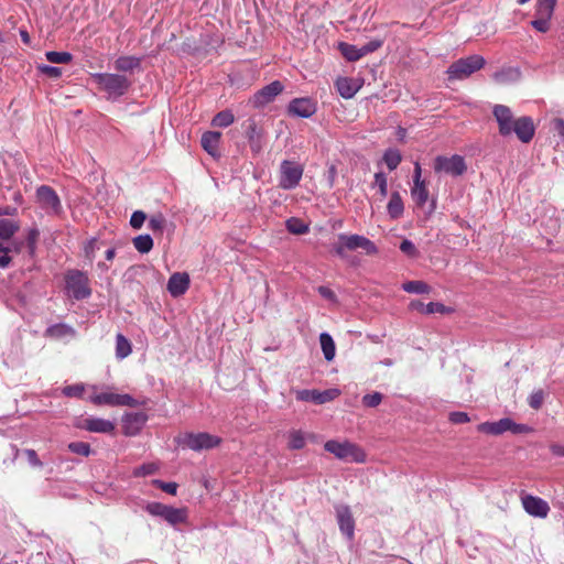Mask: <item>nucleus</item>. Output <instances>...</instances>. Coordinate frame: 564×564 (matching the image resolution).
Returning a JSON list of instances; mask_svg holds the SVG:
<instances>
[{
	"mask_svg": "<svg viewBox=\"0 0 564 564\" xmlns=\"http://www.w3.org/2000/svg\"><path fill=\"white\" fill-rule=\"evenodd\" d=\"M324 449L341 460L354 463L366 462L365 452L358 445L348 441L338 442L329 440L324 444Z\"/></svg>",
	"mask_w": 564,
	"mask_h": 564,
	"instance_id": "3",
	"label": "nucleus"
},
{
	"mask_svg": "<svg viewBox=\"0 0 564 564\" xmlns=\"http://www.w3.org/2000/svg\"><path fill=\"white\" fill-rule=\"evenodd\" d=\"M45 57L53 64H67L72 62L73 55L68 52L50 51L45 53Z\"/></svg>",
	"mask_w": 564,
	"mask_h": 564,
	"instance_id": "41",
	"label": "nucleus"
},
{
	"mask_svg": "<svg viewBox=\"0 0 564 564\" xmlns=\"http://www.w3.org/2000/svg\"><path fill=\"white\" fill-rule=\"evenodd\" d=\"M523 509L533 517L546 518L550 507L545 500L532 495H525L521 498Z\"/></svg>",
	"mask_w": 564,
	"mask_h": 564,
	"instance_id": "14",
	"label": "nucleus"
},
{
	"mask_svg": "<svg viewBox=\"0 0 564 564\" xmlns=\"http://www.w3.org/2000/svg\"><path fill=\"white\" fill-rule=\"evenodd\" d=\"M221 139V132L218 131H206L203 133L200 144L203 149L214 158L219 156V144Z\"/></svg>",
	"mask_w": 564,
	"mask_h": 564,
	"instance_id": "23",
	"label": "nucleus"
},
{
	"mask_svg": "<svg viewBox=\"0 0 564 564\" xmlns=\"http://www.w3.org/2000/svg\"><path fill=\"white\" fill-rule=\"evenodd\" d=\"M402 289L408 293L415 294H425L431 291V286L423 281H408L403 283Z\"/></svg>",
	"mask_w": 564,
	"mask_h": 564,
	"instance_id": "38",
	"label": "nucleus"
},
{
	"mask_svg": "<svg viewBox=\"0 0 564 564\" xmlns=\"http://www.w3.org/2000/svg\"><path fill=\"white\" fill-rule=\"evenodd\" d=\"M89 401L95 405H109V406H138L139 402L130 394H119L115 392H100L93 394Z\"/></svg>",
	"mask_w": 564,
	"mask_h": 564,
	"instance_id": "9",
	"label": "nucleus"
},
{
	"mask_svg": "<svg viewBox=\"0 0 564 564\" xmlns=\"http://www.w3.org/2000/svg\"><path fill=\"white\" fill-rule=\"evenodd\" d=\"M382 398L380 392H372L362 397V404L368 408H376L381 403Z\"/></svg>",
	"mask_w": 564,
	"mask_h": 564,
	"instance_id": "47",
	"label": "nucleus"
},
{
	"mask_svg": "<svg viewBox=\"0 0 564 564\" xmlns=\"http://www.w3.org/2000/svg\"><path fill=\"white\" fill-rule=\"evenodd\" d=\"M189 288V276L187 273L176 272L172 274L167 282V291L172 296L183 295Z\"/></svg>",
	"mask_w": 564,
	"mask_h": 564,
	"instance_id": "21",
	"label": "nucleus"
},
{
	"mask_svg": "<svg viewBox=\"0 0 564 564\" xmlns=\"http://www.w3.org/2000/svg\"><path fill=\"white\" fill-rule=\"evenodd\" d=\"M336 87L339 95L345 99L354 97V95L357 93V87L354 85L352 80L346 77L338 78L336 82Z\"/></svg>",
	"mask_w": 564,
	"mask_h": 564,
	"instance_id": "31",
	"label": "nucleus"
},
{
	"mask_svg": "<svg viewBox=\"0 0 564 564\" xmlns=\"http://www.w3.org/2000/svg\"><path fill=\"white\" fill-rule=\"evenodd\" d=\"M400 250L404 254H406V256H409L411 258H415L419 254V251H417L415 245L411 240H409V239H403L402 240V242L400 245Z\"/></svg>",
	"mask_w": 564,
	"mask_h": 564,
	"instance_id": "51",
	"label": "nucleus"
},
{
	"mask_svg": "<svg viewBox=\"0 0 564 564\" xmlns=\"http://www.w3.org/2000/svg\"><path fill=\"white\" fill-rule=\"evenodd\" d=\"M85 386L83 383L70 384L63 388V394L68 398H83Z\"/></svg>",
	"mask_w": 564,
	"mask_h": 564,
	"instance_id": "45",
	"label": "nucleus"
},
{
	"mask_svg": "<svg viewBox=\"0 0 564 564\" xmlns=\"http://www.w3.org/2000/svg\"><path fill=\"white\" fill-rule=\"evenodd\" d=\"M286 229L293 235H304L308 231V226L303 220L292 217L286 220Z\"/></svg>",
	"mask_w": 564,
	"mask_h": 564,
	"instance_id": "42",
	"label": "nucleus"
},
{
	"mask_svg": "<svg viewBox=\"0 0 564 564\" xmlns=\"http://www.w3.org/2000/svg\"><path fill=\"white\" fill-rule=\"evenodd\" d=\"M24 454L29 460V463L33 466V467H37V468H41L43 466V463L40 460L36 452L34 449H25L24 451Z\"/></svg>",
	"mask_w": 564,
	"mask_h": 564,
	"instance_id": "60",
	"label": "nucleus"
},
{
	"mask_svg": "<svg viewBox=\"0 0 564 564\" xmlns=\"http://www.w3.org/2000/svg\"><path fill=\"white\" fill-rule=\"evenodd\" d=\"M303 166L294 161L284 160L280 166V181L279 185L283 189L295 188L302 176Z\"/></svg>",
	"mask_w": 564,
	"mask_h": 564,
	"instance_id": "8",
	"label": "nucleus"
},
{
	"mask_svg": "<svg viewBox=\"0 0 564 564\" xmlns=\"http://www.w3.org/2000/svg\"><path fill=\"white\" fill-rule=\"evenodd\" d=\"M305 444V434L301 430H291L288 433V447L290 449H302Z\"/></svg>",
	"mask_w": 564,
	"mask_h": 564,
	"instance_id": "33",
	"label": "nucleus"
},
{
	"mask_svg": "<svg viewBox=\"0 0 564 564\" xmlns=\"http://www.w3.org/2000/svg\"><path fill=\"white\" fill-rule=\"evenodd\" d=\"M336 517L340 531L351 540L354 538L355 520L349 507H336Z\"/></svg>",
	"mask_w": 564,
	"mask_h": 564,
	"instance_id": "18",
	"label": "nucleus"
},
{
	"mask_svg": "<svg viewBox=\"0 0 564 564\" xmlns=\"http://www.w3.org/2000/svg\"><path fill=\"white\" fill-rule=\"evenodd\" d=\"M485 58L480 55H470L452 63L446 70L448 80H462L485 66Z\"/></svg>",
	"mask_w": 564,
	"mask_h": 564,
	"instance_id": "4",
	"label": "nucleus"
},
{
	"mask_svg": "<svg viewBox=\"0 0 564 564\" xmlns=\"http://www.w3.org/2000/svg\"><path fill=\"white\" fill-rule=\"evenodd\" d=\"M235 121L234 113L230 110L218 112L212 120V126L227 128Z\"/></svg>",
	"mask_w": 564,
	"mask_h": 564,
	"instance_id": "39",
	"label": "nucleus"
},
{
	"mask_svg": "<svg viewBox=\"0 0 564 564\" xmlns=\"http://www.w3.org/2000/svg\"><path fill=\"white\" fill-rule=\"evenodd\" d=\"M40 70L51 78H57L62 75V68L56 66L44 65L40 67Z\"/></svg>",
	"mask_w": 564,
	"mask_h": 564,
	"instance_id": "61",
	"label": "nucleus"
},
{
	"mask_svg": "<svg viewBox=\"0 0 564 564\" xmlns=\"http://www.w3.org/2000/svg\"><path fill=\"white\" fill-rule=\"evenodd\" d=\"M554 129L561 134L564 135V120L556 118L553 121Z\"/></svg>",
	"mask_w": 564,
	"mask_h": 564,
	"instance_id": "64",
	"label": "nucleus"
},
{
	"mask_svg": "<svg viewBox=\"0 0 564 564\" xmlns=\"http://www.w3.org/2000/svg\"><path fill=\"white\" fill-rule=\"evenodd\" d=\"M509 432L513 434H527L532 432V429L525 424L516 423L510 419Z\"/></svg>",
	"mask_w": 564,
	"mask_h": 564,
	"instance_id": "57",
	"label": "nucleus"
},
{
	"mask_svg": "<svg viewBox=\"0 0 564 564\" xmlns=\"http://www.w3.org/2000/svg\"><path fill=\"white\" fill-rule=\"evenodd\" d=\"M499 127V133L503 137L512 134V127L517 119H514L512 111L505 105H496L492 110Z\"/></svg>",
	"mask_w": 564,
	"mask_h": 564,
	"instance_id": "12",
	"label": "nucleus"
},
{
	"mask_svg": "<svg viewBox=\"0 0 564 564\" xmlns=\"http://www.w3.org/2000/svg\"><path fill=\"white\" fill-rule=\"evenodd\" d=\"M39 237H40V231H39L37 228H31L28 231L26 245H28V248H29V251H30L31 254H34V252H35L36 242L39 240Z\"/></svg>",
	"mask_w": 564,
	"mask_h": 564,
	"instance_id": "48",
	"label": "nucleus"
},
{
	"mask_svg": "<svg viewBox=\"0 0 564 564\" xmlns=\"http://www.w3.org/2000/svg\"><path fill=\"white\" fill-rule=\"evenodd\" d=\"M550 451L555 456L564 457V446H561L558 444H551L550 445Z\"/></svg>",
	"mask_w": 564,
	"mask_h": 564,
	"instance_id": "63",
	"label": "nucleus"
},
{
	"mask_svg": "<svg viewBox=\"0 0 564 564\" xmlns=\"http://www.w3.org/2000/svg\"><path fill=\"white\" fill-rule=\"evenodd\" d=\"M338 48L341 55L349 62H356L364 57L361 54V48L357 47L356 45L340 42L338 44Z\"/></svg>",
	"mask_w": 564,
	"mask_h": 564,
	"instance_id": "32",
	"label": "nucleus"
},
{
	"mask_svg": "<svg viewBox=\"0 0 564 564\" xmlns=\"http://www.w3.org/2000/svg\"><path fill=\"white\" fill-rule=\"evenodd\" d=\"M283 88L284 86L280 80L270 83L254 95V104L257 106H262L271 102L279 94L283 91Z\"/></svg>",
	"mask_w": 564,
	"mask_h": 564,
	"instance_id": "20",
	"label": "nucleus"
},
{
	"mask_svg": "<svg viewBox=\"0 0 564 564\" xmlns=\"http://www.w3.org/2000/svg\"><path fill=\"white\" fill-rule=\"evenodd\" d=\"M556 0H536L535 15L552 18Z\"/></svg>",
	"mask_w": 564,
	"mask_h": 564,
	"instance_id": "34",
	"label": "nucleus"
},
{
	"mask_svg": "<svg viewBox=\"0 0 564 564\" xmlns=\"http://www.w3.org/2000/svg\"><path fill=\"white\" fill-rule=\"evenodd\" d=\"M382 45H383V40H381V39L371 40L370 42L366 43L365 45H362L360 47L361 54H362V56H366L367 54L379 50Z\"/></svg>",
	"mask_w": 564,
	"mask_h": 564,
	"instance_id": "53",
	"label": "nucleus"
},
{
	"mask_svg": "<svg viewBox=\"0 0 564 564\" xmlns=\"http://www.w3.org/2000/svg\"><path fill=\"white\" fill-rule=\"evenodd\" d=\"M375 186L378 187L379 193L382 197H386L388 194V182L387 176L382 172H378L375 174Z\"/></svg>",
	"mask_w": 564,
	"mask_h": 564,
	"instance_id": "46",
	"label": "nucleus"
},
{
	"mask_svg": "<svg viewBox=\"0 0 564 564\" xmlns=\"http://www.w3.org/2000/svg\"><path fill=\"white\" fill-rule=\"evenodd\" d=\"M166 507H167L166 505H163L161 502H150L145 506V511L148 513H150L151 516L162 518Z\"/></svg>",
	"mask_w": 564,
	"mask_h": 564,
	"instance_id": "50",
	"label": "nucleus"
},
{
	"mask_svg": "<svg viewBox=\"0 0 564 564\" xmlns=\"http://www.w3.org/2000/svg\"><path fill=\"white\" fill-rule=\"evenodd\" d=\"M433 167L436 173H445L454 177L460 176L467 171L465 159L458 154L436 156Z\"/></svg>",
	"mask_w": 564,
	"mask_h": 564,
	"instance_id": "7",
	"label": "nucleus"
},
{
	"mask_svg": "<svg viewBox=\"0 0 564 564\" xmlns=\"http://www.w3.org/2000/svg\"><path fill=\"white\" fill-rule=\"evenodd\" d=\"M175 442L183 447H187L192 451L199 452L203 449H212L219 446L223 440L219 436L206 432H185L178 434L175 437Z\"/></svg>",
	"mask_w": 564,
	"mask_h": 564,
	"instance_id": "1",
	"label": "nucleus"
},
{
	"mask_svg": "<svg viewBox=\"0 0 564 564\" xmlns=\"http://www.w3.org/2000/svg\"><path fill=\"white\" fill-rule=\"evenodd\" d=\"M449 421L453 424H464L469 422L470 419L466 412L456 411L449 414Z\"/></svg>",
	"mask_w": 564,
	"mask_h": 564,
	"instance_id": "59",
	"label": "nucleus"
},
{
	"mask_svg": "<svg viewBox=\"0 0 564 564\" xmlns=\"http://www.w3.org/2000/svg\"><path fill=\"white\" fill-rule=\"evenodd\" d=\"M288 111L296 117L310 118L316 112V104L311 98H295L289 104Z\"/></svg>",
	"mask_w": 564,
	"mask_h": 564,
	"instance_id": "15",
	"label": "nucleus"
},
{
	"mask_svg": "<svg viewBox=\"0 0 564 564\" xmlns=\"http://www.w3.org/2000/svg\"><path fill=\"white\" fill-rule=\"evenodd\" d=\"M509 424H510V419L505 417V419H501L496 422L480 423L477 426V430H478V432L486 433V434L500 435V434L509 431Z\"/></svg>",
	"mask_w": 564,
	"mask_h": 564,
	"instance_id": "24",
	"label": "nucleus"
},
{
	"mask_svg": "<svg viewBox=\"0 0 564 564\" xmlns=\"http://www.w3.org/2000/svg\"><path fill=\"white\" fill-rule=\"evenodd\" d=\"M73 334H74L73 328L65 324L52 325L45 332V335L47 337H53V338H62V337L73 335Z\"/></svg>",
	"mask_w": 564,
	"mask_h": 564,
	"instance_id": "37",
	"label": "nucleus"
},
{
	"mask_svg": "<svg viewBox=\"0 0 564 564\" xmlns=\"http://www.w3.org/2000/svg\"><path fill=\"white\" fill-rule=\"evenodd\" d=\"M543 401L544 392L542 390H536L529 397V405L534 410H539L542 406Z\"/></svg>",
	"mask_w": 564,
	"mask_h": 564,
	"instance_id": "52",
	"label": "nucleus"
},
{
	"mask_svg": "<svg viewBox=\"0 0 564 564\" xmlns=\"http://www.w3.org/2000/svg\"><path fill=\"white\" fill-rule=\"evenodd\" d=\"M162 518L170 524L176 525L186 521L187 510L185 508H173L167 506Z\"/></svg>",
	"mask_w": 564,
	"mask_h": 564,
	"instance_id": "25",
	"label": "nucleus"
},
{
	"mask_svg": "<svg viewBox=\"0 0 564 564\" xmlns=\"http://www.w3.org/2000/svg\"><path fill=\"white\" fill-rule=\"evenodd\" d=\"M409 307L411 311H416L421 314H426V315L435 314V313L448 314L452 312V308L445 306L442 303L430 302V303L425 304L420 300L411 301L409 304Z\"/></svg>",
	"mask_w": 564,
	"mask_h": 564,
	"instance_id": "22",
	"label": "nucleus"
},
{
	"mask_svg": "<svg viewBox=\"0 0 564 564\" xmlns=\"http://www.w3.org/2000/svg\"><path fill=\"white\" fill-rule=\"evenodd\" d=\"M131 351L130 341L122 334H118L116 337V356L119 359H123L128 357Z\"/></svg>",
	"mask_w": 564,
	"mask_h": 564,
	"instance_id": "36",
	"label": "nucleus"
},
{
	"mask_svg": "<svg viewBox=\"0 0 564 564\" xmlns=\"http://www.w3.org/2000/svg\"><path fill=\"white\" fill-rule=\"evenodd\" d=\"M153 484L160 488L161 490H163L164 492H167L172 496H175L176 492H177V484L176 482H164L162 480H153Z\"/></svg>",
	"mask_w": 564,
	"mask_h": 564,
	"instance_id": "54",
	"label": "nucleus"
},
{
	"mask_svg": "<svg viewBox=\"0 0 564 564\" xmlns=\"http://www.w3.org/2000/svg\"><path fill=\"white\" fill-rule=\"evenodd\" d=\"M295 398L299 401L313 402L315 404H324L330 402L340 395V390L333 388L324 391L316 389L295 390Z\"/></svg>",
	"mask_w": 564,
	"mask_h": 564,
	"instance_id": "11",
	"label": "nucleus"
},
{
	"mask_svg": "<svg viewBox=\"0 0 564 564\" xmlns=\"http://www.w3.org/2000/svg\"><path fill=\"white\" fill-rule=\"evenodd\" d=\"M339 243L335 245L334 250L339 257H345V250L362 249L369 256L377 254L378 248L365 236L360 235H339Z\"/></svg>",
	"mask_w": 564,
	"mask_h": 564,
	"instance_id": "5",
	"label": "nucleus"
},
{
	"mask_svg": "<svg viewBox=\"0 0 564 564\" xmlns=\"http://www.w3.org/2000/svg\"><path fill=\"white\" fill-rule=\"evenodd\" d=\"M99 89L106 91L111 97H121L130 88L131 82L123 75L110 73H97L93 75Z\"/></svg>",
	"mask_w": 564,
	"mask_h": 564,
	"instance_id": "2",
	"label": "nucleus"
},
{
	"mask_svg": "<svg viewBox=\"0 0 564 564\" xmlns=\"http://www.w3.org/2000/svg\"><path fill=\"white\" fill-rule=\"evenodd\" d=\"M95 248H96V240H95V239H93V240L88 241V243H87V245H86V247H85V254H86V257H87L90 261H93V259H94V257H95V256H94V253H95Z\"/></svg>",
	"mask_w": 564,
	"mask_h": 564,
	"instance_id": "62",
	"label": "nucleus"
},
{
	"mask_svg": "<svg viewBox=\"0 0 564 564\" xmlns=\"http://www.w3.org/2000/svg\"><path fill=\"white\" fill-rule=\"evenodd\" d=\"M148 421V415L144 412L127 413L122 417V432L127 436H134L139 434Z\"/></svg>",
	"mask_w": 564,
	"mask_h": 564,
	"instance_id": "13",
	"label": "nucleus"
},
{
	"mask_svg": "<svg viewBox=\"0 0 564 564\" xmlns=\"http://www.w3.org/2000/svg\"><path fill=\"white\" fill-rule=\"evenodd\" d=\"M319 343L322 347V351L327 361H332L335 358L336 346L332 338V336L327 333H322L319 335Z\"/></svg>",
	"mask_w": 564,
	"mask_h": 564,
	"instance_id": "29",
	"label": "nucleus"
},
{
	"mask_svg": "<svg viewBox=\"0 0 564 564\" xmlns=\"http://www.w3.org/2000/svg\"><path fill=\"white\" fill-rule=\"evenodd\" d=\"M66 289L75 300H84L91 294L87 274L79 270L68 271L65 278Z\"/></svg>",
	"mask_w": 564,
	"mask_h": 564,
	"instance_id": "6",
	"label": "nucleus"
},
{
	"mask_svg": "<svg viewBox=\"0 0 564 564\" xmlns=\"http://www.w3.org/2000/svg\"><path fill=\"white\" fill-rule=\"evenodd\" d=\"M550 20L551 18L536 17V19L533 20L531 24L535 30L540 32H546L550 29Z\"/></svg>",
	"mask_w": 564,
	"mask_h": 564,
	"instance_id": "55",
	"label": "nucleus"
},
{
	"mask_svg": "<svg viewBox=\"0 0 564 564\" xmlns=\"http://www.w3.org/2000/svg\"><path fill=\"white\" fill-rule=\"evenodd\" d=\"M388 214L391 218L398 219L403 215L404 206L401 195L398 192H393L390 196V200L387 206Z\"/></svg>",
	"mask_w": 564,
	"mask_h": 564,
	"instance_id": "26",
	"label": "nucleus"
},
{
	"mask_svg": "<svg viewBox=\"0 0 564 564\" xmlns=\"http://www.w3.org/2000/svg\"><path fill=\"white\" fill-rule=\"evenodd\" d=\"M133 247L140 252V253H148L153 248V239L150 235H139L133 238L132 240Z\"/></svg>",
	"mask_w": 564,
	"mask_h": 564,
	"instance_id": "35",
	"label": "nucleus"
},
{
	"mask_svg": "<svg viewBox=\"0 0 564 564\" xmlns=\"http://www.w3.org/2000/svg\"><path fill=\"white\" fill-rule=\"evenodd\" d=\"M67 447L72 453L84 457L89 456L91 453L90 445L85 442H72Z\"/></svg>",
	"mask_w": 564,
	"mask_h": 564,
	"instance_id": "44",
	"label": "nucleus"
},
{
	"mask_svg": "<svg viewBox=\"0 0 564 564\" xmlns=\"http://www.w3.org/2000/svg\"><path fill=\"white\" fill-rule=\"evenodd\" d=\"M383 161L390 171L395 170L402 161L399 150L388 149L383 154Z\"/></svg>",
	"mask_w": 564,
	"mask_h": 564,
	"instance_id": "40",
	"label": "nucleus"
},
{
	"mask_svg": "<svg viewBox=\"0 0 564 564\" xmlns=\"http://www.w3.org/2000/svg\"><path fill=\"white\" fill-rule=\"evenodd\" d=\"M141 65V58L135 56H120L115 62V68L119 72H132L139 68Z\"/></svg>",
	"mask_w": 564,
	"mask_h": 564,
	"instance_id": "28",
	"label": "nucleus"
},
{
	"mask_svg": "<svg viewBox=\"0 0 564 564\" xmlns=\"http://www.w3.org/2000/svg\"><path fill=\"white\" fill-rule=\"evenodd\" d=\"M147 220V214L142 210H135L130 218V226L133 229H140Z\"/></svg>",
	"mask_w": 564,
	"mask_h": 564,
	"instance_id": "49",
	"label": "nucleus"
},
{
	"mask_svg": "<svg viewBox=\"0 0 564 564\" xmlns=\"http://www.w3.org/2000/svg\"><path fill=\"white\" fill-rule=\"evenodd\" d=\"M10 251L11 249L9 247H4L2 243H0V268H8L11 263L12 259L9 256Z\"/></svg>",
	"mask_w": 564,
	"mask_h": 564,
	"instance_id": "56",
	"label": "nucleus"
},
{
	"mask_svg": "<svg viewBox=\"0 0 564 564\" xmlns=\"http://www.w3.org/2000/svg\"><path fill=\"white\" fill-rule=\"evenodd\" d=\"M20 229V225L18 221L12 219L3 218L0 219V239L9 240L14 234Z\"/></svg>",
	"mask_w": 564,
	"mask_h": 564,
	"instance_id": "30",
	"label": "nucleus"
},
{
	"mask_svg": "<svg viewBox=\"0 0 564 564\" xmlns=\"http://www.w3.org/2000/svg\"><path fill=\"white\" fill-rule=\"evenodd\" d=\"M77 427L93 433H112L116 426L109 420L87 417L80 421V423L77 424Z\"/></svg>",
	"mask_w": 564,
	"mask_h": 564,
	"instance_id": "17",
	"label": "nucleus"
},
{
	"mask_svg": "<svg viewBox=\"0 0 564 564\" xmlns=\"http://www.w3.org/2000/svg\"><path fill=\"white\" fill-rule=\"evenodd\" d=\"M36 198L42 209L48 215H59L62 204L56 192L47 185H42L36 189Z\"/></svg>",
	"mask_w": 564,
	"mask_h": 564,
	"instance_id": "10",
	"label": "nucleus"
},
{
	"mask_svg": "<svg viewBox=\"0 0 564 564\" xmlns=\"http://www.w3.org/2000/svg\"><path fill=\"white\" fill-rule=\"evenodd\" d=\"M159 469L158 465L154 464V463H150V464H144L142 466H140L134 475L135 476H147V475H152L154 474L156 470Z\"/></svg>",
	"mask_w": 564,
	"mask_h": 564,
	"instance_id": "58",
	"label": "nucleus"
},
{
	"mask_svg": "<svg viewBox=\"0 0 564 564\" xmlns=\"http://www.w3.org/2000/svg\"><path fill=\"white\" fill-rule=\"evenodd\" d=\"M512 133H514L521 142L529 143L535 133L533 120L527 116L518 118L512 127Z\"/></svg>",
	"mask_w": 564,
	"mask_h": 564,
	"instance_id": "16",
	"label": "nucleus"
},
{
	"mask_svg": "<svg viewBox=\"0 0 564 564\" xmlns=\"http://www.w3.org/2000/svg\"><path fill=\"white\" fill-rule=\"evenodd\" d=\"M165 225L166 219L161 213L151 216L148 223L149 229L153 232H159L160 235L163 234Z\"/></svg>",
	"mask_w": 564,
	"mask_h": 564,
	"instance_id": "43",
	"label": "nucleus"
},
{
	"mask_svg": "<svg viewBox=\"0 0 564 564\" xmlns=\"http://www.w3.org/2000/svg\"><path fill=\"white\" fill-rule=\"evenodd\" d=\"M411 196L417 206L422 207L425 205L429 199V191L425 181L413 183Z\"/></svg>",
	"mask_w": 564,
	"mask_h": 564,
	"instance_id": "27",
	"label": "nucleus"
},
{
	"mask_svg": "<svg viewBox=\"0 0 564 564\" xmlns=\"http://www.w3.org/2000/svg\"><path fill=\"white\" fill-rule=\"evenodd\" d=\"M245 133L253 153H259L262 149V130L258 127L254 119L250 118L245 122Z\"/></svg>",
	"mask_w": 564,
	"mask_h": 564,
	"instance_id": "19",
	"label": "nucleus"
}]
</instances>
